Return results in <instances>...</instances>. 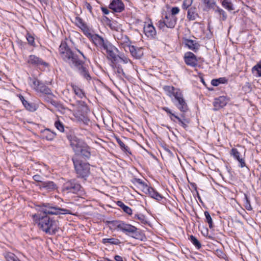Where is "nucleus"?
Wrapping results in <instances>:
<instances>
[{"label": "nucleus", "instance_id": "obj_63", "mask_svg": "<svg viewBox=\"0 0 261 261\" xmlns=\"http://www.w3.org/2000/svg\"><path fill=\"white\" fill-rule=\"evenodd\" d=\"M40 1L41 3H43L45 4H47L48 0H38Z\"/></svg>", "mask_w": 261, "mask_h": 261}, {"label": "nucleus", "instance_id": "obj_43", "mask_svg": "<svg viewBox=\"0 0 261 261\" xmlns=\"http://www.w3.org/2000/svg\"><path fill=\"white\" fill-rule=\"evenodd\" d=\"M117 143L119 144L121 148L125 152H129V147L125 145V144L120 139H117Z\"/></svg>", "mask_w": 261, "mask_h": 261}, {"label": "nucleus", "instance_id": "obj_47", "mask_svg": "<svg viewBox=\"0 0 261 261\" xmlns=\"http://www.w3.org/2000/svg\"><path fill=\"white\" fill-rule=\"evenodd\" d=\"M119 60H118V64L120 62H122L124 64H127L128 62H130V60L125 57L124 56H121L119 55Z\"/></svg>", "mask_w": 261, "mask_h": 261}, {"label": "nucleus", "instance_id": "obj_15", "mask_svg": "<svg viewBox=\"0 0 261 261\" xmlns=\"http://www.w3.org/2000/svg\"><path fill=\"white\" fill-rule=\"evenodd\" d=\"M90 39L97 47H99L102 49H103L105 45L109 42L108 41L105 42L102 37L96 34H94Z\"/></svg>", "mask_w": 261, "mask_h": 261}, {"label": "nucleus", "instance_id": "obj_22", "mask_svg": "<svg viewBox=\"0 0 261 261\" xmlns=\"http://www.w3.org/2000/svg\"><path fill=\"white\" fill-rule=\"evenodd\" d=\"M187 18L190 21L195 20L198 17L197 13L196 8L195 7H191L188 9Z\"/></svg>", "mask_w": 261, "mask_h": 261}, {"label": "nucleus", "instance_id": "obj_40", "mask_svg": "<svg viewBox=\"0 0 261 261\" xmlns=\"http://www.w3.org/2000/svg\"><path fill=\"white\" fill-rule=\"evenodd\" d=\"M204 215L206 218V222L208 224L210 228H213V222L211 216L207 211L204 212Z\"/></svg>", "mask_w": 261, "mask_h": 261}, {"label": "nucleus", "instance_id": "obj_6", "mask_svg": "<svg viewBox=\"0 0 261 261\" xmlns=\"http://www.w3.org/2000/svg\"><path fill=\"white\" fill-rule=\"evenodd\" d=\"M116 226L118 229L126 234L129 235L135 239L138 238V228L136 226L126 223L123 221H117Z\"/></svg>", "mask_w": 261, "mask_h": 261}, {"label": "nucleus", "instance_id": "obj_31", "mask_svg": "<svg viewBox=\"0 0 261 261\" xmlns=\"http://www.w3.org/2000/svg\"><path fill=\"white\" fill-rule=\"evenodd\" d=\"M206 9H214L216 6L215 0H202Z\"/></svg>", "mask_w": 261, "mask_h": 261}, {"label": "nucleus", "instance_id": "obj_13", "mask_svg": "<svg viewBox=\"0 0 261 261\" xmlns=\"http://www.w3.org/2000/svg\"><path fill=\"white\" fill-rule=\"evenodd\" d=\"M109 8L114 12L120 13L124 10V5L121 0H112Z\"/></svg>", "mask_w": 261, "mask_h": 261}, {"label": "nucleus", "instance_id": "obj_56", "mask_svg": "<svg viewBox=\"0 0 261 261\" xmlns=\"http://www.w3.org/2000/svg\"><path fill=\"white\" fill-rule=\"evenodd\" d=\"M136 181L137 184L140 185L141 187H142L143 185H144L145 183L141 179L139 178H136L135 179Z\"/></svg>", "mask_w": 261, "mask_h": 261}, {"label": "nucleus", "instance_id": "obj_17", "mask_svg": "<svg viewBox=\"0 0 261 261\" xmlns=\"http://www.w3.org/2000/svg\"><path fill=\"white\" fill-rule=\"evenodd\" d=\"M230 154L239 162L241 168H244L246 166L244 158L241 156L240 152L237 148H232L230 151Z\"/></svg>", "mask_w": 261, "mask_h": 261}, {"label": "nucleus", "instance_id": "obj_41", "mask_svg": "<svg viewBox=\"0 0 261 261\" xmlns=\"http://www.w3.org/2000/svg\"><path fill=\"white\" fill-rule=\"evenodd\" d=\"M193 0H184L181 7L183 10H187L191 7Z\"/></svg>", "mask_w": 261, "mask_h": 261}, {"label": "nucleus", "instance_id": "obj_11", "mask_svg": "<svg viewBox=\"0 0 261 261\" xmlns=\"http://www.w3.org/2000/svg\"><path fill=\"white\" fill-rule=\"evenodd\" d=\"M31 80H32L31 86L36 91L46 94H50L51 93L50 89L37 79H31Z\"/></svg>", "mask_w": 261, "mask_h": 261}, {"label": "nucleus", "instance_id": "obj_2", "mask_svg": "<svg viewBox=\"0 0 261 261\" xmlns=\"http://www.w3.org/2000/svg\"><path fill=\"white\" fill-rule=\"evenodd\" d=\"M59 55L61 59L71 68H74L84 79L90 81L91 77L88 69L84 66V62L81 57L73 51L66 42H62L59 48Z\"/></svg>", "mask_w": 261, "mask_h": 261}, {"label": "nucleus", "instance_id": "obj_9", "mask_svg": "<svg viewBox=\"0 0 261 261\" xmlns=\"http://www.w3.org/2000/svg\"><path fill=\"white\" fill-rule=\"evenodd\" d=\"M27 63L32 66L37 67L40 69L49 67L48 63L34 55H31L29 56Z\"/></svg>", "mask_w": 261, "mask_h": 261}, {"label": "nucleus", "instance_id": "obj_53", "mask_svg": "<svg viewBox=\"0 0 261 261\" xmlns=\"http://www.w3.org/2000/svg\"><path fill=\"white\" fill-rule=\"evenodd\" d=\"M158 27L160 29H163L165 27H166V24L164 20V19H161L159 21L158 23Z\"/></svg>", "mask_w": 261, "mask_h": 261}, {"label": "nucleus", "instance_id": "obj_23", "mask_svg": "<svg viewBox=\"0 0 261 261\" xmlns=\"http://www.w3.org/2000/svg\"><path fill=\"white\" fill-rule=\"evenodd\" d=\"M77 155H81L85 159H89L91 156L89 147L86 144L79 150V153Z\"/></svg>", "mask_w": 261, "mask_h": 261}, {"label": "nucleus", "instance_id": "obj_25", "mask_svg": "<svg viewBox=\"0 0 261 261\" xmlns=\"http://www.w3.org/2000/svg\"><path fill=\"white\" fill-rule=\"evenodd\" d=\"M148 195L152 198L155 199L158 201H161L163 198V196L161 195L153 188L150 189Z\"/></svg>", "mask_w": 261, "mask_h": 261}, {"label": "nucleus", "instance_id": "obj_36", "mask_svg": "<svg viewBox=\"0 0 261 261\" xmlns=\"http://www.w3.org/2000/svg\"><path fill=\"white\" fill-rule=\"evenodd\" d=\"M75 22L76 25L82 30L87 26V24L83 21L82 19L79 17H75Z\"/></svg>", "mask_w": 261, "mask_h": 261}, {"label": "nucleus", "instance_id": "obj_45", "mask_svg": "<svg viewBox=\"0 0 261 261\" xmlns=\"http://www.w3.org/2000/svg\"><path fill=\"white\" fill-rule=\"evenodd\" d=\"M84 34L89 39L92 37V36L94 35V34L92 33L90 29L87 26L84 29L82 30Z\"/></svg>", "mask_w": 261, "mask_h": 261}, {"label": "nucleus", "instance_id": "obj_4", "mask_svg": "<svg viewBox=\"0 0 261 261\" xmlns=\"http://www.w3.org/2000/svg\"><path fill=\"white\" fill-rule=\"evenodd\" d=\"M72 161L78 177L85 178L90 175V167L89 163L83 162L77 156L73 157Z\"/></svg>", "mask_w": 261, "mask_h": 261}, {"label": "nucleus", "instance_id": "obj_10", "mask_svg": "<svg viewBox=\"0 0 261 261\" xmlns=\"http://www.w3.org/2000/svg\"><path fill=\"white\" fill-rule=\"evenodd\" d=\"M67 137L70 143V146L75 154H79V150L81 149L82 147H84V146L86 144L82 140L79 139L73 135H68Z\"/></svg>", "mask_w": 261, "mask_h": 261}, {"label": "nucleus", "instance_id": "obj_48", "mask_svg": "<svg viewBox=\"0 0 261 261\" xmlns=\"http://www.w3.org/2000/svg\"><path fill=\"white\" fill-rule=\"evenodd\" d=\"M245 206L246 208L248 211L251 210L252 207L250 204V200H249L248 196L246 195H245Z\"/></svg>", "mask_w": 261, "mask_h": 261}, {"label": "nucleus", "instance_id": "obj_12", "mask_svg": "<svg viewBox=\"0 0 261 261\" xmlns=\"http://www.w3.org/2000/svg\"><path fill=\"white\" fill-rule=\"evenodd\" d=\"M184 61L186 64L190 66L195 67L198 65V60L196 56L192 52L189 51L184 55Z\"/></svg>", "mask_w": 261, "mask_h": 261}, {"label": "nucleus", "instance_id": "obj_19", "mask_svg": "<svg viewBox=\"0 0 261 261\" xmlns=\"http://www.w3.org/2000/svg\"><path fill=\"white\" fill-rule=\"evenodd\" d=\"M41 136L43 139L52 141L55 138L56 134L49 129L46 128L41 131Z\"/></svg>", "mask_w": 261, "mask_h": 261}, {"label": "nucleus", "instance_id": "obj_21", "mask_svg": "<svg viewBox=\"0 0 261 261\" xmlns=\"http://www.w3.org/2000/svg\"><path fill=\"white\" fill-rule=\"evenodd\" d=\"M163 19L166 24V27L171 29L174 28L177 21V18L176 16H170L167 14L166 15Z\"/></svg>", "mask_w": 261, "mask_h": 261}, {"label": "nucleus", "instance_id": "obj_54", "mask_svg": "<svg viewBox=\"0 0 261 261\" xmlns=\"http://www.w3.org/2000/svg\"><path fill=\"white\" fill-rule=\"evenodd\" d=\"M107 25L112 30H117V27L116 26V23L114 22L107 23Z\"/></svg>", "mask_w": 261, "mask_h": 261}, {"label": "nucleus", "instance_id": "obj_8", "mask_svg": "<svg viewBox=\"0 0 261 261\" xmlns=\"http://www.w3.org/2000/svg\"><path fill=\"white\" fill-rule=\"evenodd\" d=\"M103 49L106 51L107 58L111 61L112 64L118 63V60L119 58V50L117 48L109 42Z\"/></svg>", "mask_w": 261, "mask_h": 261}, {"label": "nucleus", "instance_id": "obj_7", "mask_svg": "<svg viewBox=\"0 0 261 261\" xmlns=\"http://www.w3.org/2000/svg\"><path fill=\"white\" fill-rule=\"evenodd\" d=\"M63 191L67 193L81 194L83 192L81 185L75 180L71 179L66 182L63 186Z\"/></svg>", "mask_w": 261, "mask_h": 261}, {"label": "nucleus", "instance_id": "obj_14", "mask_svg": "<svg viewBox=\"0 0 261 261\" xmlns=\"http://www.w3.org/2000/svg\"><path fill=\"white\" fill-rule=\"evenodd\" d=\"M40 189H44L48 192L55 191L57 189V185L53 181L45 180L42 181V184H37Z\"/></svg>", "mask_w": 261, "mask_h": 261}, {"label": "nucleus", "instance_id": "obj_37", "mask_svg": "<svg viewBox=\"0 0 261 261\" xmlns=\"http://www.w3.org/2000/svg\"><path fill=\"white\" fill-rule=\"evenodd\" d=\"M222 5L224 8L229 11L234 10L233 5L229 0H224L222 3Z\"/></svg>", "mask_w": 261, "mask_h": 261}, {"label": "nucleus", "instance_id": "obj_49", "mask_svg": "<svg viewBox=\"0 0 261 261\" xmlns=\"http://www.w3.org/2000/svg\"><path fill=\"white\" fill-rule=\"evenodd\" d=\"M33 178L35 181L38 182V184H42V181H44L43 177L39 174L34 175Z\"/></svg>", "mask_w": 261, "mask_h": 261}, {"label": "nucleus", "instance_id": "obj_62", "mask_svg": "<svg viewBox=\"0 0 261 261\" xmlns=\"http://www.w3.org/2000/svg\"><path fill=\"white\" fill-rule=\"evenodd\" d=\"M76 50H77V52L79 53V54L81 56H82V57H83V58L84 59H85V56H84V54H83L82 51H81L79 49H76Z\"/></svg>", "mask_w": 261, "mask_h": 261}, {"label": "nucleus", "instance_id": "obj_64", "mask_svg": "<svg viewBox=\"0 0 261 261\" xmlns=\"http://www.w3.org/2000/svg\"><path fill=\"white\" fill-rule=\"evenodd\" d=\"M196 194H197V197H198V199L201 201V198H200V195L199 194V193H198V191H196Z\"/></svg>", "mask_w": 261, "mask_h": 261}, {"label": "nucleus", "instance_id": "obj_1", "mask_svg": "<svg viewBox=\"0 0 261 261\" xmlns=\"http://www.w3.org/2000/svg\"><path fill=\"white\" fill-rule=\"evenodd\" d=\"M163 88L166 95L171 98L172 102L181 114L178 116L170 109L166 107H162V109L166 112L173 122L178 123L186 129L190 123V120L186 117L185 113L188 112L189 107L182 92L180 89L172 86H164Z\"/></svg>", "mask_w": 261, "mask_h": 261}, {"label": "nucleus", "instance_id": "obj_51", "mask_svg": "<svg viewBox=\"0 0 261 261\" xmlns=\"http://www.w3.org/2000/svg\"><path fill=\"white\" fill-rule=\"evenodd\" d=\"M180 11V9L177 7H173L171 9V14L170 15V16H175V15L177 14Z\"/></svg>", "mask_w": 261, "mask_h": 261}, {"label": "nucleus", "instance_id": "obj_18", "mask_svg": "<svg viewBox=\"0 0 261 261\" xmlns=\"http://www.w3.org/2000/svg\"><path fill=\"white\" fill-rule=\"evenodd\" d=\"M144 33L148 37L152 38L156 35V31L152 24H145L144 27Z\"/></svg>", "mask_w": 261, "mask_h": 261}, {"label": "nucleus", "instance_id": "obj_39", "mask_svg": "<svg viewBox=\"0 0 261 261\" xmlns=\"http://www.w3.org/2000/svg\"><path fill=\"white\" fill-rule=\"evenodd\" d=\"M252 72L257 76H261V64H257L252 68Z\"/></svg>", "mask_w": 261, "mask_h": 261}, {"label": "nucleus", "instance_id": "obj_16", "mask_svg": "<svg viewBox=\"0 0 261 261\" xmlns=\"http://www.w3.org/2000/svg\"><path fill=\"white\" fill-rule=\"evenodd\" d=\"M227 102L228 99L224 96H219L215 98L214 102V110L215 111L219 110L225 106Z\"/></svg>", "mask_w": 261, "mask_h": 261}, {"label": "nucleus", "instance_id": "obj_57", "mask_svg": "<svg viewBox=\"0 0 261 261\" xmlns=\"http://www.w3.org/2000/svg\"><path fill=\"white\" fill-rule=\"evenodd\" d=\"M114 258L116 261H123L122 257L119 255H115Z\"/></svg>", "mask_w": 261, "mask_h": 261}, {"label": "nucleus", "instance_id": "obj_33", "mask_svg": "<svg viewBox=\"0 0 261 261\" xmlns=\"http://www.w3.org/2000/svg\"><path fill=\"white\" fill-rule=\"evenodd\" d=\"M215 12L219 14L220 20L225 21L227 19V16L226 13L223 9L219 7H217V9L215 10Z\"/></svg>", "mask_w": 261, "mask_h": 261}, {"label": "nucleus", "instance_id": "obj_52", "mask_svg": "<svg viewBox=\"0 0 261 261\" xmlns=\"http://www.w3.org/2000/svg\"><path fill=\"white\" fill-rule=\"evenodd\" d=\"M215 254L220 258H224L225 254L224 253L223 251L221 249H217L215 251Z\"/></svg>", "mask_w": 261, "mask_h": 261}, {"label": "nucleus", "instance_id": "obj_5", "mask_svg": "<svg viewBox=\"0 0 261 261\" xmlns=\"http://www.w3.org/2000/svg\"><path fill=\"white\" fill-rule=\"evenodd\" d=\"M39 206L40 207V211L43 215L71 214L70 211L69 210L54 206L48 203H41Z\"/></svg>", "mask_w": 261, "mask_h": 261}, {"label": "nucleus", "instance_id": "obj_46", "mask_svg": "<svg viewBox=\"0 0 261 261\" xmlns=\"http://www.w3.org/2000/svg\"><path fill=\"white\" fill-rule=\"evenodd\" d=\"M27 39L29 44L35 46L34 38L30 34L28 33L26 36Z\"/></svg>", "mask_w": 261, "mask_h": 261}, {"label": "nucleus", "instance_id": "obj_29", "mask_svg": "<svg viewBox=\"0 0 261 261\" xmlns=\"http://www.w3.org/2000/svg\"><path fill=\"white\" fill-rule=\"evenodd\" d=\"M71 87L73 90L75 94L77 95L79 98H82L85 96V94L83 90L80 89L78 86L74 85H72Z\"/></svg>", "mask_w": 261, "mask_h": 261}, {"label": "nucleus", "instance_id": "obj_60", "mask_svg": "<svg viewBox=\"0 0 261 261\" xmlns=\"http://www.w3.org/2000/svg\"><path fill=\"white\" fill-rule=\"evenodd\" d=\"M103 19L106 21L107 24L110 23L111 22H112L111 20L107 17H105Z\"/></svg>", "mask_w": 261, "mask_h": 261}, {"label": "nucleus", "instance_id": "obj_58", "mask_svg": "<svg viewBox=\"0 0 261 261\" xmlns=\"http://www.w3.org/2000/svg\"><path fill=\"white\" fill-rule=\"evenodd\" d=\"M85 5H86L87 9L88 10H89V11L91 12L92 8V6H91V5L88 3H86Z\"/></svg>", "mask_w": 261, "mask_h": 261}, {"label": "nucleus", "instance_id": "obj_28", "mask_svg": "<svg viewBox=\"0 0 261 261\" xmlns=\"http://www.w3.org/2000/svg\"><path fill=\"white\" fill-rule=\"evenodd\" d=\"M102 243L104 244L109 243L112 245H119L120 243L118 239L114 238L103 239Z\"/></svg>", "mask_w": 261, "mask_h": 261}, {"label": "nucleus", "instance_id": "obj_32", "mask_svg": "<svg viewBox=\"0 0 261 261\" xmlns=\"http://www.w3.org/2000/svg\"><path fill=\"white\" fill-rule=\"evenodd\" d=\"M189 240L191 242V243L195 246L196 248L198 249H200L201 247V244L200 242L196 239V238L193 235H191Z\"/></svg>", "mask_w": 261, "mask_h": 261}, {"label": "nucleus", "instance_id": "obj_50", "mask_svg": "<svg viewBox=\"0 0 261 261\" xmlns=\"http://www.w3.org/2000/svg\"><path fill=\"white\" fill-rule=\"evenodd\" d=\"M141 188H142V191L144 193L146 194H148L152 187H149L147 184H145L141 187Z\"/></svg>", "mask_w": 261, "mask_h": 261}, {"label": "nucleus", "instance_id": "obj_55", "mask_svg": "<svg viewBox=\"0 0 261 261\" xmlns=\"http://www.w3.org/2000/svg\"><path fill=\"white\" fill-rule=\"evenodd\" d=\"M101 10L102 12V13L105 14V15H108L110 13V11L109 10V9L106 8V7H101Z\"/></svg>", "mask_w": 261, "mask_h": 261}, {"label": "nucleus", "instance_id": "obj_59", "mask_svg": "<svg viewBox=\"0 0 261 261\" xmlns=\"http://www.w3.org/2000/svg\"><path fill=\"white\" fill-rule=\"evenodd\" d=\"M103 19L106 21L107 24L110 23L111 22H112L111 20L107 17H105Z\"/></svg>", "mask_w": 261, "mask_h": 261}, {"label": "nucleus", "instance_id": "obj_61", "mask_svg": "<svg viewBox=\"0 0 261 261\" xmlns=\"http://www.w3.org/2000/svg\"><path fill=\"white\" fill-rule=\"evenodd\" d=\"M191 186H192V188L195 191V192L197 191V186L195 183H191Z\"/></svg>", "mask_w": 261, "mask_h": 261}, {"label": "nucleus", "instance_id": "obj_26", "mask_svg": "<svg viewBox=\"0 0 261 261\" xmlns=\"http://www.w3.org/2000/svg\"><path fill=\"white\" fill-rule=\"evenodd\" d=\"M133 218L135 221H139L138 223L142 224H146L148 223L146 217L142 214H137L134 215Z\"/></svg>", "mask_w": 261, "mask_h": 261}, {"label": "nucleus", "instance_id": "obj_30", "mask_svg": "<svg viewBox=\"0 0 261 261\" xmlns=\"http://www.w3.org/2000/svg\"><path fill=\"white\" fill-rule=\"evenodd\" d=\"M112 66L115 72L118 74V76H121V75H124V72L122 68L120 67L118 63L112 64Z\"/></svg>", "mask_w": 261, "mask_h": 261}, {"label": "nucleus", "instance_id": "obj_3", "mask_svg": "<svg viewBox=\"0 0 261 261\" xmlns=\"http://www.w3.org/2000/svg\"><path fill=\"white\" fill-rule=\"evenodd\" d=\"M32 217L38 228L46 233L53 235L58 231V222L48 215L36 214Z\"/></svg>", "mask_w": 261, "mask_h": 261}, {"label": "nucleus", "instance_id": "obj_20", "mask_svg": "<svg viewBox=\"0 0 261 261\" xmlns=\"http://www.w3.org/2000/svg\"><path fill=\"white\" fill-rule=\"evenodd\" d=\"M127 48L132 56L136 59H140L143 55L141 48L136 47L134 45H128Z\"/></svg>", "mask_w": 261, "mask_h": 261}, {"label": "nucleus", "instance_id": "obj_42", "mask_svg": "<svg viewBox=\"0 0 261 261\" xmlns=\"http://www.w3.org/2000/svg\"><path fill=\"white\" fill-rule=\"evenodd\" d=\"M20 99H21L23 106L25 107V108L27 110H29V111L34 110L33 106L31 103H30L28 101L25 100L23 96H21V97L20 98Z\"/></svg>", "mask_w": 261, "mask_h": 261}, {"label": "nucleus", "instance_id": "obj_27", "mask_svg": "<svg viewBox=\"0 0 261 261\" xmlns=\"http://www.w3.org/2000/svg\"><path fill=\"white\" fill-rule=\"evenodd\" d=\"M117 204L121 207L125 213L127 214L128 215H132V210L131 208L125 205L123 202L118 201L117 202Z\"/></svg>", "mask_w": 261, "mask_h": 261}, {"label": "nucleus", "instance_id": "obj_38", "mask_svg": "<svg viewBox=\"0 0 261 261\" xmlns=\"http://www.w3.org/2000/svg\"><path fill=\"white\" fill-rule=\"evenodd\" d=\"M227 82V80L224 77L219 78L218 79L213 80L211 84L214 86H218L220 84H224Z\"/></svg>", "mask_w": 261, "mask_h": 261}, {"label": "nucleus", "instance_id": "obj_24", "mask_svg": "<svg viewBox=\"0 0 261 261\" xmlns=\"http://www.w3.org/2000/svg\"><path fill=\"white\" fill-rule=\"evenodd\" d=\"M186 45L188 47L194 51H196L199 49V44L195 41L191 39L186 40Z\"/></svg>", "mask_w": 261, "mask_h": 261}, {"label": "nucleus", "instance_id": "obj_34", "mask_svg": "<svg viewBox=\"0 0 261 261\" xmlns=\"http://www.w3.org/2000/svg\"><path fill=\"white\" fill-rule=\"evenodd\" d=\"M118 42L121 45H126L127 48L128 47V45H130L129 39L126 35L122 36L121 39L118 38Z\"/></svg>", "mask_w": 261, "mask_h": 261}, {"label": "nucleus", "instance_id": "obj_35", "mask_svg": "<svg viewBox=\"0 0 261 261\" xmlns=\"http://www.w3.org/2000/svg\"><path fill=\"white\" fill-rule=\"evenodd\" d=\"M5 256L7 261H20L14 253L11 252L6 253Z\"/></svg>", "mask_w": 261, "mask_h": 261}, {"label": "nucleus", "instance_id": "obj_44", "mask_svg": "<svg viewBox=\"0 0 261 261\" xmlns=\"http://www.w3.org/2000/svg\"><path fill=\"white\" fill-rule=\"evenodd\" d=\"M55 126L60 132H64V126L60 120H57L55 122Z\"/></svg>", "mask_w": 261, "mask_h": 261}]
</instances>
